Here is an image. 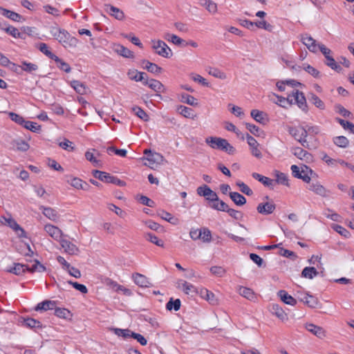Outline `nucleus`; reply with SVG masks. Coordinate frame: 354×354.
Wrapping results in <instances>:
<instances>
[{
    "label": "nucleus",
    "instance_id": "nucleus-41",
    "mask_svg": "<svg viewBox=\"0 0 354 354\" xmlns=\"http://www.w3.org/2000/svg\"><path fill=\"white\" fill-rule=\"evenodd\" d=\"M333 142L335 145L342 148L347 147L349 144L348 138L343 136L335 137Z\"/></svg>",
    "mask_w": 354,
    "mask_h": 354
},
{
    "label": "nucleus",
    "instance_id": "nucleus-47",
    "mask_svg": "<svg viewBox=\"0 0 354 354\" xmlns=\"http://www.w3.org/2000/svg\"><path fill=\"white\" fill-rule=\"evenodd\" d=\"M132 111L140 119L147 122L149 120L147 113L139 106H134L132 108Z\"/></svg>",
    "mask_w": 354,
    "mask_h": 354
},
{
    "label": "nucleus",
    "instance_id": "nucleus-58",
    "mask_svg": "<svg viewBox=\"0 0 354 354\" xmlns=\"http://www.w3.org/2000/svg\"><path fill=\"white\" fill-rule=\"evenodd\" d=\"M335 109L336 112L342 115L343 117L351 118L352 116V113L339 104H335Z\"/></svg>",
    "mask_w": 354,
    "mask_h": 354
},
{
    "label": "nucleus",
    "instance_id": "nucleus-7",
    "mask_svg": "<svg viewBox=\"0 0 354 354\" xmlns=\"http://www.w3.org/2000/svg\"><path fill=\"white\" fill-rule=\"evenodd\" d=\"M226 139L219 137H207L205 139V142L212 149L221 150L223 148V145L225 143Z\"/></svg>",
    "mask_w": 354,
    "mask_h": 354
},
{
    "label": "nucleus",
    "instance_id": "nucleus-18",
    "mask_svg": "<svg viewBox=\"0 0 354 354\" xmlns=\"http://www.w3.org/2000/svg\"><path fill=\"white\" fill-rule=\"evenodd\" d=\"M127 75L130 80L136 82H142V83L147 77V73L139 72L137 70H129Z\"/></svg>",
    "mask_w": 354,
    "mask_h": 354
},
{
    "label": "nucleus",
    "instance_id": "nucleus-60",
    "mask_svg": "<svg viewBox=\"0 0 354 354\" xmlns=\"http://www.w3.org/2000/svg\"><path fill=\"white\" fill-rule=\"evenodd\" d=\"M278 248L279 249V254H280L281 256L290 258L292 259H294L297 257V255L295 254V253L290 250H288L287 249H285L283 248H280V247Z\"/></svg>",
    "mask_w": 354,
    "mask_h": 354
},
{
    "label": "nucleus",
    "instance_id": "nucleus-9",
    "mask_svg": "<svg viewBox=\"0 0 354 354\" xmlns=\"http://www.w3.org/2000/svg\"><path fill=\"white\" fill-rule=\"evenodd\" d=\"M2 219H3L9 225L10 227L13 229L18 234L19 237H26V232L23 228L20 227V225L12 218H6L4 216H2L0 218V222L3 223Z\"/></svg>",
    "mask_w": 354,
    "mask_h": 354
},
{
    "label": "nucleus",
    "instance_id": "nucleus-54",
    "mask_svg": "<svg viewBox=\"0 0 354 354\" xmlns=\"http://www.w3.org/2000/svg\"><path fill=\"white\" fill-rule=\"evenodd\" d=\"M112 330L114 331L115 335L125 339L131 337V334L133 333V331L129 329L113 328Z\"/></svg>",
    "mask_w": 354,
    "mask_h": 354
},
{
    "label": "nucleus",
    "instance_id": "nucleus-14",
    "mask_svg": "<svg viewBox=\"0 0 354 354\" xmlns=\"http://www.w3.org/2000/svg\"><path fill=\"white\" fill-rule=\"evenodd\" d=\"M60 243L64 251L68 254L74 255L79 252L78 248L68 240L62 239L60 240Z\"/></svg>",
    "mask_w": 354,
    "mask_h": 354
},
{
    "label": "nucleus",
    "instance_id": "nucleus-19",
    "mask_svg": "<svg viewBox=\"0 0 354 354\" xmlns=\"http://www.w3.org/2000/svg\"><path fill=\"white\" fill-rule=\"evenodd\" d=\"M309 189L322 197H327L328 196L329 191L317 182L315 183H313L310 185Z\"/></svg>",
    "mask_w": 354,
    "mask_h": 354
},
{
    "label": "nucleus",
    "instance_id": "nucleus-8",
    "mask_svg": "<svg viewBox=\"0 0 354 354\" xmlns=\"http://www.w3.org/2000/svg\"><path fill=\"white\" fill-rule=\"evenodd\" d=\"M245 138L247 139L248 144L250 147L252 154L256 158H261L262 157V154L261 151L258 149L259 143L256 139L249 133H246Z\"/></svg>",
    "mask_w": 354,
    "mask_h": 354
},
{
    "label": "nucleus",
    "instance_id": "nucleus-36",
    "mask_svg": "<svg viewBox=\"0 0 354 354\" xmlns=\"http://www.w3.org/2000/svg\"><path fill=\"white\" fill-rule=\"evenodd\" d=\"M24 325L30 328H41L42 324L41 322L37 319H35L33 318H26L24 320Z\"/></svg>",
    "mask_w": 354,
    "mask_h": 354
},
{
    "label": "nucleus",
    "instance_id": "nucleus-33",
    "mask_svg": "<svg viewBox=\"0 0 354 354\" xmlns=\"http://www.w3.org/2000/svg\"><path fill=\"white\" fill-rule=\"evenodd\" d=\"M271 312L281 320H284L287 318V315L278 304L272 305Z\"/></svg>",
    "mask_w": 354,
    "mask_h": 354
},
{
    "label": "nucleus",
    "instance_id": "nucleus-35",
    "mask_svg": "<svg viewBox=\"0 0 354 354\" xmlns=\"http://www.w3.org/2000/svg\"><path fill=\"white\" fill-rule=\"evenodd\" d=\"M318 274V272L314 267H306L301 272V277L312 279Z\"/></svg>",
    "mask_w": 354,
    "mask_h": 354
},
{
    "label": "nucleus",
    "instance_id": "nucleus-16",
    "mask_svg": "<svg viewBox=\"0 0 354 354\" xmlns=\"http://www.w3.org/2000/svg\"><path fill=\"white\" fill-rule=\"evenodd\" d=\"M113 50L124 57L133 58L134 57L133 53L131 50L120 44H115Z\"/></svg>",
    "mask_w": 354,
    "mask_h": 354
},
{
    "label": "nucleus",
    "instance_id": "nucleus-34",
    "mask_svg": "<svg viewBox=\"0 0 354 354\" xmlns=\"http://www.w3.org/2000/svg\"><path fill=\"white\" fill-rule=\"evenodd\" d=\"M301 133H299V138L297 139V141L301 143V145L304 147H308L309 144L306 140L307 136H308V132L305 127H301Z\"/></svg>",
    "mask_w": 354,
    "mask_h": 354
},
{
    "label": "nucleus",
    "instance_id": "nucleus-63",
    "mask_svg": "<svg viewBox=\"0 0 354 354\" xmlns=\"http://www.w3.org/2000/svg\"><path fill=\"white\" fill-rule=\"evenodd\" d=\"M211 189L206 185H203L197 188L196 192L200 196H204L205 198L209 194Z\"/></svg>",
    "mask_w": 354,
    "mask_h": 354
},
{
    "label": "nucleus",
    "instance_id": "nucleus-64",
    "mask_svg": "<svg viewBox=\"0 0 354 354\" xmlns=\"http://www.w3.org/2000/svg\"><path fill=\"white\" fill-rule=\"evenodd\" d=\"M306 297L307 298L306 300H305V304H306L310 308H315L318 304L317 299L310 295H308V296Z\"/></svg>",
    "mask_w": 354,
    "mask_h": 354
},
{
    "label": "nucleus",
    "instance_id": "nucleus-45",
    "mask_svg": "<svg viewBox=\"0 0 354 354\" xmlns=\"http://www.w3.org/2000/svg\"><path fill=\"white\" fill-rule=\"evenodd\" d=\"M21 69L27 73H32L38 69V66L37 64L27 62L26 61L21 62V65L20 66Z\"/></svg>",
    "mask_w": 354,
    "mask_h": 354
},
{
    "label": "nucleus",
    "instance_id": "nucleus-24",
    "mask_svg": "<svg viewBox=\"0 0 354 354\" xmlns=\"http://www.w3.org/2000/svg\"><path fill=\"white\" fill-rule=\"evenodd\" d=\"M103 179L101 181L112 183L120 187H124L126 185V183L124 180L119 179L118 178L111 176L110 174L105 172Z\"/></svg>",
    "mask_w": 354,
    "mask_h": 354
},
{
    "label": "nucleus",
    "instance_id": "nucleus-30",
    "mask_svg": "<svg viewBox=\"0 0 354 354\" xmlns=\"http://www.w3.org/2000/svg\"><path fill=\"white\" fill-rule=\"evenodd\" d=\"M308 100L313 103L316 107L319 108V109H325V104L324 102L315 93H310L308 95Z\"/></svg>",
    "mask_w": 354,
    "mask_h": 354
},
{
    "label": "nucleus",
    "instance_id": "nucleus-25",
    "mask_svg": "<svg viewBox=\"0 0 354 354\" xmlns=\"http://www.w3.org/2000/svg\"><path fill=\"white\" fill-rule=\"evenodd\" d=\"M39 209H42V213L44 214V215L50 220L55 221L58 219L59 214L55 209L51 207H46L44 206H41Z\"/></svg>",
    "mask_w": 354,
    "mask_h": 354
},
{
    "label": "nucleus",
    "instance_id": "nucleus-5",
    "mask_svg": "<svg viewBox=\"0 0 354 354\" xmlns=\"http://www.w3.org/2000/svg\"><path fill=\"white\" fill-rule=\"evenodd\" d=\"M143 84L148 86L151 89L156 92V96L162 99V96L159 93L165 91V86L160 81L155 79L149 80L147 76L143 82Z\"/></svg>",
    "mask_w": 354,
    "mask_h": 354
},
{
    "label": "nucleus",
    "instance_id": "nucleus-59",
    "mask_svg": "<svg viewBox=\"0 0 354 354\" xmlns=\"http://www.w3.org/2000/svg\"><path fill=\"white\" fill-rule=\"evenodd\" d=\"M210 272L216 277H222L225 274L226 270L221 266H212L210 268Z\"/></svg>",
    "mask_w": 354,
    "mask_h": 354
},
{
    "label": "nucleus",
    "instance_id": "nucleus-42",
    "mask_svg": "<svg viewBox=\"0 0 354 354\" xmlns=\"http://www.w3.org/2000/svg\"><path fill=\"white\" fill-rule=\"evenodd\" d=\"M145 237L151 243H153L159 247H164V241L162 240L158 239L155 234L150 232L146 233L145 234Z\"/></svg>",
    "mask_w": 354,
    "mask_h": 354
},
{
    "label": "nucleus",
    "instance_id": "nucleus-48",
    "mask_svg": "<svg viewBox=\"0 0 354 354\" xmlns=\"http://www.w3.org/2000/svg\"><path fill=\"white\" fill-rule=\"evenodd\" d=\"M201 237L199 239H201L204 243H209L212 241V233L211 231L207 227H203L201 229Z\"/></svg>",
    "mask_w": 354,
    "mask_h": 354
},
{
    "label": "nucleus",
    "instance_id": "nucleus-38",
    "mask_svg": "<svg viewBox=\"0 0 354 354\" xmlns=\"http://www.w3.org/2000/svg\"><path fill=\"white\" fill-rule=\"evenodd\" d=\"M239 294L250 301L255 298L254 292L249 288L241 287L239 288Z\"/></svg>",
    "mask_w": 354,
    "mask_h": 354
},
{
    "label": "nucleus",
    "instance_id": "nucleus-17",
    "mask_svg": "<svg viewBox=\"0 0 354 354\" xmlns=\"http://www.w3.org/2000/svg\"><path fill=\"white\" fill-rule=\"evenodd\" d=\"M277 295L280 297L281 300L288 305L295 306L297 300L290 295L286 290H281L277 292Z\"/></svg>",
    "mask_w": 354,
    "mask_h": 354
},
{
    "label": "nucleus",
    "instance_id": "nucleus-50",
    "mask_svg": "<svg viewBox=\"0 0 354 354\" xmlns=\"http://www.w3.org/2000/svg\"><path fill=\"white\" fill-rule=\"evenodd\" d=\"M335 120L344 129H348L351 133L354 134V124L352 122L346 121L339 118H336Z\"/></svg>",
    "mask_w": 354,
    "mask_h": 354
},
{
    "label": "nucleus",
    "instance_id": "nucleus-2",
    "mask_svg": "<svg viewBox=\"0 0 354 354\" xmlns=\"http://www.w3.org/2000/svg\"><path fill=\"white\" fill-rule=\"evenodd\" d=\"M46 270V268L44 265L41 264L39 261L37 260L34 261V263L30 266L26 264L22 263H15L14 267L9 270V272L16 274L21 275L24 274L26 271H28L30 272H42Z\"/></svg>",
    "mask_w": 354,
    "mask_h": 354
},
{
    "label": "nucleus",
    "instance_id": "nucleus-44",
    "mask_svg": "<svg viewBox=\"0 0 354 354\" xmlns=\"http://www.w3.org/2000/svg\"><path fill=\"white\" fill-rule=\"evenodd\" d=\"M181 101L191 106H197V100L192 95L187 93L181 94Z\"/></svg>",
    "mask_w": 354,
    "mask_h": 354
},
{
    "label": "nucleus",
    "instance_id": "nucleus-10",
    "mask_svg": "<svg viewBox=\"0 0 354 354\" xmlns=\"http://www.w3.org/2000/svg\"><path fill=\"white\" fill-rule=\"evenodd\" d=\"M44 230L50 236H51L55 240L60 241V240L62 239V232L57 227L50 224H47L44 227Z\"/></svg>",
    "mask_w": 354,
    "mask_h": 354
},
{
    "label": "nucleus",
    "instance_id": "nucleus-26",
    "mask_svg": "<svg viewBox=\"0 0 354 354\" xmlns=\"http://www.w3.org/2000/svg\"><path fill=\"white\" fill-rule=\"evenodd\" d=\"M251 117L257 122L261 124H266L268 120L266 118L267 115L263 111L257 109H252L250 112Z\"/></svg>",
    "mask_w": 354,
    "mask_h": 354
},
{
    "label": "nucleus",
    "instance_id": "nucleus-46",
    "mask_svg": "<svg viewBox=\"0 0 354 354\" xmlns=\"http://www.w3.org/2000/svg\"><path fill=\"white\" fill-rule=\"evenodd\" d=\"M326 59V61L325 62V64L330 67L331 69L337 72H340L342 71V67L336 62L332 56L330 57H327V59Z\"/></svg>",
    "mask_w": 354,
    "mask_h": 354
},
{
    "label": "nucleus",
    "instance_id": "nucleus-53",
    "mask_svg": "<svg viewBox=\"0 0 354 354\" xmlns=\"http://www.w3.org/2000/svg\"><path fill=\"white\" fill-rule=\"evenodd\" d=\"M208 73L210 75H212L213 77H215L216 78H219L221 80H225L226 78V75L225 73L222 72L219 69L216 68H209L208 70Z\"/></svg>",
    "mask_w": 354,
    "mask_h": 354
},
{
    "label": "nucleus",
    "instance_id": "nucleus-29",
    "mask_svg": "<svg viewBox=\"0 0 354 354\" xmlns=\"http://www.w3.org/2000/svg\"><path fill=\"white\" fill-rule=\"evenodd\" d=\"M39 50L46 55L48 58L53 59L55 62L59 61V57L53 54L49 49L46 44L40 43L38 46Z\"/></svg>",
    "mask_w": 354,
    "mask_h": 354
},
{
    "label": "nucleus",
    "instance_id": "nucleus-27",
    "mask_svg": "<svg viewBox=\"0 0 354 354\" xmlns=\"http://www.w3.org/2000/svg\"><path fill=\"white\" fill-rule=\"evenodd\" d=\"M292 153L301 160H308L311 158V154L308 153L307 151L303 149L301 147H293L291 149Z\"/></svg>",
    "mask_w": 354,
    "mask_h": 354
},
{
    "label": "nucleus",
    "instance_id": "nucleus-1",
    "mask_svg": "<svg viewBox=\"0 0 354 354\" xmlns=\"http://www.w3.org/2000/svg\"><path fill=\"white\" fill-rule=\"evenodd\" d=\"M50 33L64 48H75L78 44V39L64 29L53 27Z\"/></svg>",
    "mask_w": 354,
    "mask_h": 354
},
{
    "label": "nucleus",
    "instance_id": "nucleus-21",
    "mask_svg": "<svg viewBox=\"0 0 354 354\" xmlns=\"http://www.w3.org/2000/svg\"><path fill=\"white\" fill-rule=\"evenodd\" d=\"M55 307H56V301H55L45 300L42 302L39 303L35 308V310L37 311H39V310L46 311L48 310L55 309Z\"/></svg>",
    "mask_w": 354,
    "mask_h": 354
},
{
    "label": "nucleus",
    "instance_id": "nucleus-51",
    "mask_svg": "<svg viewBox=\"0 0 354 354\" xmlns=\"http://www.w3.org/2000/svg\"><path fill=\"white\" fill-rule=\"evenodd\" d=\"M55 315L60 318L67 319L69 316H71V312L64 308H55Z\"/></svg>",
    "mask_w": 354,
    "mask_h": 354
},
{
    "label": "nucleus",
    "instance_id": "nucleus-15",
    "mask_svg": "<svg viewBox=\"0 0 354 354\" xmlns=\"http://www.w3.org/2000/svg\"><path fill=\"white\" fill-rule=\"evenodd\" d=\"M142 66L144 69H146L147 71L153 74H159L162 71L161 67L146 59H143L142 61Z\"/></svg>",
    "mask_w": 354,
    "mask_h": 354
},
{
    "label": "nucleus",
    "instance_id": "nucleus-28",
    "mask_svg": "<svg viewBox=\"0 0 354 354\" xmlns=\"http://www.w3.org/2000/svg\"><path fill=\"white\" fill-rule=\"evenodd\" d=\"M229 196L232 201L239 206H242L246 203V198L241 195V194L236 192H230Z\"/></svg>",
    "mask_w": 354,
    "mask_h": 354
},
{
    "label": "nucleus",
    "instance_id": "nucleus-11",
    "mask_svg": "<svg viewBox=\"0 0 354 354\" xmlns=\"http://www.w3.org/2000/svg\"><path fill=\"white\" fill-rule=\"evenodd\" d=\"M276 208L275 204L272 202L261 203L257 207V212L263 215L272 214Z\"/></svg>",
    "mask_w": 354,
    "mask_h": 354
},
{
    "label": "nucleus",
    "instance_id": "nucleus-31",
    "mask_svg": "<svg viewBox=\"0 0 354 354\" xmlns=\"http://www.w3.org/2000/svg\"><path fill=\"white\" fill-rule=\"evenodd\" d=\"M177 110L180 113V114H181L182 115L187 118L194 119L196 117V115H194V110L191 108L180 105L178 106Z\"/></svg>",
    "mask_w": 354,
    "mask_h": 354
},
{
    "label": "nucleus",
    "instance_id": "nucleus-61",
    "mask_svg": "<svg viewBox=\"0 0 354 354\" xmlns=\"http://www.w3.org/2000/svg\"><path fill=\"white\" fill-rule=\"evenodd\" d=\"M332 227L335 231L344 237H348L350 235V232L341 225L333 224Z\"/></svg>",
    "mask_w": 354,
    "mask_h": 354
},
{
    "label": "nucleus",
    "instance_id": "nucleus-43",
    "mask_svg": "<svg viewBox=\"0 0 354 354\" xmlns=\"http://www.w3.org/2000/svg\"><path fill=\"white\" fill-rule=\"evenodd\" d=\"M302 68L315 78H319L321 77L320 72L310 64H304Z\"/></svg>",
    "mask_w": 354,
    "mask_h": 354
},
{
    "label": "nucleus",
    "instance_id": "nucleus-23",
    "mask_svg": "<svg viewBox=\"0 0 354 354\" xmlns=\"http://www.w3.org/2000/svg\"><path fill=\"white\" fill-rule=\"evenodd\" d=\"M0 13L3 16H4L14 21H20L21 19H23L22 16L20 15L19 14H18L15 12L11 11L10 10L3 8L2 7H0Z\"/></svg>",
    "mask_w": 354,
    "mask_h": 354
},
{
    "label": "nucleus",
    "instance_id": "nucleus-57",
    "mask_svg": "<svg viewBox=\"0 0 354 354\" xmlns=\"http://www.w3.org/2000/svg\"><path fill=\"white\" fill-rule=\"evenodd\" d=\"M297 106L304 111H308V106L306 103V99L305 97L304 94L302 93L300 95H299V99L297 102L295 103Z\"/></svg>",
    "mask_w": 354,
    "mask_h": 354
},
{
    "label": "nucleus",
    "instance_id": "nucleus-12",
    "mask_svg": "<svg viewBox=\"0 0 354 354\" xmlns=\"http://www.w3.org/2000/svg\"><path fill=\"white\" fill-rule=\"evenodd\" d=\"M306 328L308 331L313 333L318 338L322 339L326 337V331L322 327L313 324H306Z\"/></svg>",
    "mask_w": 354,
    "mask_h": 354
},
{
    "label": "nucleus",
    "instance_id": "nucleus-55",
    "mask_svg": "<svg viewBox=\"0 0 354 354\" xmlns=\"http://www.w3.org/2000/svg\"><path fill=\"white\" fill-rule=\"evenodd\" d=\"M6 32L15 38H24V33L20 32L17 28L13 26H9L5 29Z\"/></svg>",
    "mask_w": 354,
    "mask_h": 354
},
{
    "label": "nucleus",
    "instance_id": "nucleus-62",
    "mask_svg": "<svg viewBox=\"0 0 354 354\" xmlns=\"http://www.w3.org/2000/svg\"><path fill=\"white\" fill-rule=\"evenodd\" d=\"M69 284L72 285V286L76 289L77 290H79L80 292L83 294H86L88 292V289L84 284L79 283L77 282H73L72 281H68Z\"/></svg>",
    "mask_w": 354,
    "mask_h": 354
},
{
    "label": "nucleus",
    "instance_id": "nucleus-37",
    "mask_svg": "<svg viewBox=\"0 0 354 354\" xmlns=\"http://www.w3.org/2000/svg\"><path fill=\"white\" fill-rule=\"evenodd\" d=\"M71 86L77 93L80 95H84L86 93V86L82 82L78 80H73L71 82Z\"/></svg>",
    "mask_w": 354,
    "mask_h": 354
},
{
    "label": "nucleus",
    "instance_id": "nucleus-40",
    "mask_svg": "<svg viewBox=\"0 0 354 354\" xmlns=\"http://www.w3.org/2000/svg\"><path fill=\"white\" fill-rule=\"evenodd\" d=\"M201 295L202 297L208 301L211 304H216L217 302L214 294L212 292L208 290L207 289L202 290Z\"/></svg>",
    "mask_w": 354,
    "mask_h": 354
},
{
    "label": "nucleus",
    "instance_id": "nucleus-39",
    "mask_svg": "<svg viewBox=\"0 0 354 354\" xmlns=\"http://www.w3.org/2000/svg\"><path fill=\"white\" fill-rule=\"evenodd\" d=\"M180 308V300L179 299H174L171 298L169 301L166 304V308L168 310H175L177 311Z\"/></svg>",
    "mask_w": 354,
    "mask_h": 354
},
{
    "label": "nucleus",
    "instance_id": "nucleus-3",
    "mask_svg": "<svg viewBox=\"0 0 354 354\" xmlns=\"http://www.w3.org/2000/svg\"><path fill=\"white\" fill-rule=\"evenodd\" d=\"M9 116L12 121L32 132H38L41 129V126L37 123L29 120H25V119L19 114L10 112L9 113Z\"/></svg>",
    "mask_w": 354,
    "mask_h": 354
},
{
    "label": "nucleus",
    "instance_id": "nucleus-6",
    "mask_svg": "<svg viewBox=\"0 0 354 354\" xmlns=\"http://www.w3.org/2000/svg\"><path fill=\"white\" fill-rule=\"evenodd\" d=\"M300 40L304 45L312 53H317L318 50V44L315 39H314L308 33L301 34L300 35Z\"/></svg>",
    "mask_w": 354,
    "mask_h": 354
},
{
    "label": "nucleus",
    "instance_id": "nucleus-49",
    "mask_svg": "<svg viewBox=\"0 0 354 354\" xmlns=\"http://www.w3.org/2000/svg\"><path fill=\"white\" fill-rule=\"evenodd\" d=\"M210 207L218 211H222V212H226L227 207H229L224 201L219 200L218 198V201L216 202H214L210 205Z\"/></svg>",
    "mask_w": 354,
    "mask_h": 354
},
{
    "label": "nucleus",
    "instance_id": "nucleus-13",
    "mask_svg": "<svg viewBox=\"0 0 354 354\" xmlns=\"http://www.w3.org/2000/svg\"><path fill=\"white\" fill-rule=\"evenodd\" d=\"M134 283L142 288L149 287L151 285L147 277L140 273H135L132 276Z\"/></svg>",
    "mask_w": 354,
    "mask_h": 354
},
{
    "label": "nucleus",
    "instance_id": "nucleus-22",
    "mask_svg": "<svg viewBox=\"0 0 354 354\" xmlns=\"http://www.w3.org/2000/svg\"><path fill=\"white\" fill-rule=\"evenodd\" d=\"M146 160L149 162V166L153 168L154 164H161L164 161V157L159 153L152 152L147 156Z\"/></svg>",
    "mask_w": 354,
    "mask_h": 354
},
{
    "label": "nucleus",
    "instance_id": "nucleus-20",
    "mask_svg": "<svg viewBox=\"0 0 354 354\" xmlns=\"http://www.w3.org/2000/svg\"><path fill=\"white\" fill-rule=\"evenodd\" d=\"M106 12L113 16L114 18H115L118 20H123L124 18V12L119 8L111 6V5H106Z\"/></svg>",
    "mask_w": 354,
    "mask_h": 354
},
{
    "label": "nucleus",
    "instance_id": "nucleus-4",
    "mask_svg": "<svg viewBox=\"0 0 354 354\" xmlns=\"http://www.w3.org/2000/svg\"><path fill=\"white\" fill-rule=\"evenodd\" d=\"M152 42L153 44L152 48L158 55L165 58H169L172 56L173 53L165 41L162 40H153Z\"/></svg>",
    "mask_w": 354,
    "mask_h": 354
},
{
    "label": "nucleus",
    "instance_id": "nucleus-32",
    "mask_svg": "<svg viewBox=\"0 0 354 354\" xmlns=\"http://www.w3.org/2000/svg\"><path fill=\"white\" fill-rule=\"evenodd\" d=\"M274 95L277 98V101L275 102V103L281 107L286 108V105H292L293 104L292 99L290 98V95H288L287 97L275 94Z\"/></svg>",
    "mask_w": 354,
    "mask_h": 354
},
{
    "label": "nucleus",
    "instance_id": "nucleus-52",
    "mask_svg": "<svg viewBox=\"0 0 354 354\" xmlns=\"http://www.w3.org/2000/svg\"><path fill=\"white\" fill-rule=\"evenodd\" d=\"M276 178L277 179L274 180V182L278 184L284 185L286 186H288V179L287 176L281 172L277 171L276 174Z\"/></svg>",
    "mask_w": 354,
    "mask_h": 354
},
{
    "label": "nucleus",
    "instance_id": "nucleus-56",
    "mask_svg": "<svg viewBox=\"0 0 354 354\" xmlns=\"http://www.w3.org/2000/svg\"><path fill=\"white\" fill-rule=\"evenodd\" d=\"M236 185L240 188V191L242 193L248 196H252L253 194L252 190L243 182L238 181Z\"/></svg>",
    "mask_w": 354,
    "mask_h": 354
}]
</instances>
